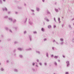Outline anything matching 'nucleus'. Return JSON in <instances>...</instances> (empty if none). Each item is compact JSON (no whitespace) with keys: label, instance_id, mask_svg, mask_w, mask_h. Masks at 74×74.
I'll return each instance as SVG.
<instances>
[{"label":"nucleus","instance_id":"nucleus-40","mask_svg":"<svg viewBox=\"0 0 74 74\" xmlns=\"http://www.w3.org/2000/svg\"><path fill=\"white\" fill-rule=\"evenodd\" d=\"M36 67L38 68V65L37 64H36Z\"/></svg>","mask_w":74,"mask_h":74},{"label":"nucleus","instance_id":"nucleus-57","mask_svg":"<svg viewBox=\"0 0 74 74\" xmlns=\"http://www.w3.org/2000/svg\"><path fill=\"white\" fill-rule=\"evenodd\" d=\"M56 41H55V40H53V42H56Z\"/></svg>","mask_w":74,"mask_h":74},{"label":"nucleus","instance_id":"nucleus-53","mask_svg":"<svg viewBox=\"0 0 74 74\" xmlns=\"http://www.w3.org/2000/svg\"><path fill=\"white\" fill-rule=\"evenodd\" d=\"M36 61L37 62H39V60L38 59H37Z\"/></svg>","mask_w":74,"mask_h":74},{"label":"nucleus","instance_id":"nucleus-46","mask_svg":"<svg viewBox=\"0 0 74 74\" xmlns=\"http://www.w3.org/2000/svg\"><path fill=\"white\" fill-rule=\"evenodd\" d=\"M56 27V26L55 25H53V28H55V27Z\"/></svg>","mask_w":74,"mask_h":74},{"label":"nucleus","instance_id":"nucleus-16","mask_svg":"<svg viewBox=\"0 0 74 74\" xmlns=\"http://www.w3.org/2000/svg\"><path fill=\"white\" fill-rule=\"evenodd\" d=\"M29 38L30 41H32V36L31 35H29Z\"/></svg>","mask_w":74,"mask_h":74},{"label":"nucleus","instance_id":"nucleus-14","mask_svg":"<svg viewBox=\"0 0 74 74\" xmlns=\"http://www.w3.org/2000/svg\"><path fill=\"white\" fill-rule=\"evenodd\" d=\"M58 57H59V56H55L54 57V58L55 59H58Z\"/></svg>","mask_w":74,"mask_h":74},{"label":"nucleus","instance_id":"nucleus-20","mask_svg":"<svg viewBox=\"0 0 74 74\" xmlns=\"http://www.w3.org/2000/svg\"><path fill=\"white\" fill-rule=\"evenodd\" d=\"M4 29L7 31H8V27H4Z\"/></svg>","mask_w":74,"mask_h":74},{"label":"nucleus","instance_id":"nucleus-32","mask_svg":"<svg viewBox=\"0 0 74 74\" xmlns=\"http://www.w3.org/2000/svg\"><path fill=\"white\" fill-rule=\"evenodd\" d=\"M31 11L32 12H34V10L33 9H31Z\"/></svg>","mask_w":74,"mask_h":74},{"label":"nucleus","instance_id":"nucleus-29","mask_svg":"<svg viewBox=\"0 0 74 74\" xmlns=\"http://www.w3.org/2000/svg\"><path fill=\"white\" fill-rule=\"evenodd\" d=\"M18 42L17 41H16L14 42V44H18Z\"/></svg>","mask_w":74,"mask_h":74},{"label":"nucleus","instance_id":"nucleus-19","mask_svg":"<svg viewBox=\"0 0 74 74\" xmlns=\"http://www.w3.org/2000/svg\"><path fill=\"white\" fill-rule=\"evenodd\" d=\"M19 57H20V58H23V55H22V54H20L19 55Z\"/></svg>","mask_w":74,"mask_h":74},{"label":"nucleus","instance_id":"nucleus-64","mask_svg":"<svg viewBox=\"0 0 74 74\" xmlns=\"http://www.w3.org/2000/svg\"><path fill=\"white\" fill-rule=\"evenodd\" d=\"M58 10H60V8H58Z\"/></svg>","mask_w":74,"mask_h":74},{"label":"nucleus","instance_id":"nucleus-52","mask_svg":"<svg viewBox=\"0 0 74 74\" xmlns=\"http://www.w3.org/2000/svg\"><path fill=\"white\" fill-rule=\"evenodd\" d=\"M8 14H11V12H8Z\"/></svg>","mask_w":74,"mask_h":74},{"label":"nucleus","instance_id":"nucleus-17","mask_svg":"<svg viewBox=\"0 0 74 74\" xmlns=\"http://www.w3.org/2000/svg\"><path fill=\"white\" fill-rule=\"evenodd\" d=\"M36 10H37V11H38V12H39V11H40V8L37 7L36 8Z\"/></svg>","mask_w":74,"mask_h":74},{"label":"nucleus","instance_id":"nucleus-61","mask_svg":"<svg viewBox=\"0 0 74 74\" xmlns=\"http://www.w3.org/2000/svg\"><path fill=\"white\" fill-rule=\"evenodd\" d=\"M63 58H65V56H62Z\"/></svg>","mask_w":74,"mask_h":74},{"label":"nucleus","instance_id":"nucleus-41","mask_svg":"<svg viewBox=\"0 0 74 74\" xmlns=\"http://www.w3.org/2000/svg\"><path fill=\"white\" fill-rule=\"evenodd\" d=\"M74 21V17L72 18L71 20V21Z\"/></svg>","mask_w":74,"mask_h":74},{"label":"nucleus","instance_id":"nucleus-13","mask_svg":"<svg viewBox=\"0 0 74 74\" xmlns=\"http://www.w3.org/2000/svg\"><path fill=\"white\" fill-rule=\"evenodd\" d=\"M14 72L17 73V72H18V70L17 69H14Z\"/></svg>","mask_w":74,"mask_h":74},{"label":"nucleus","instance_id":"nucleus-43","mask_svg":"<svg viewBox=\"0 0 74 74\" xmlns=\"http://www.w3.org/2000/svg\"><path fill=\"white\" fill-rule=\"evenodd\" d=\"M15 14H18V12H15Z\"/></svg>","mask_w":74,"mask_h":74},{"label":"nucleus","instance_id":"nucleus-6","mask_svg":"<svg viewBox=\"0 0 74 74\" xmlns=\"http://www.w3.org/2000/svg\"><path fill=\"white\" fill-rule=\"evenodd\" d=\"M54 64L55 66H58V63L56 61H54Z\"/></svg>","mask_w":74,"mask_h":74},{"label":"nucleus","instance_id":"nucleus-49","mask_svg":"<svg viewBox=\"0 0 74 74\" xmlns=\"http://www.w3.org/2000/svg\"><path fill=\"white\" fill-rule=\"evenodd\" d=\"M64 27V24H63L62 25V27Z\"/></svg>","mask_w":74,"mask_h":74},{"label":"nucleus","instance_id":"nucleus-9","mask_svg":"<svg viewBox=\"0 0 74 74\" xmlns=\"http://www.w3.org/2000/svg\"><path fill=\"white\" fill-rule=\"evenodd\" d=\"M45 20L47 22H49V20L48 18H47V17L45 18Z\"/></svg>","mask_w":74,"mask_h":74},{"label":"nucleus","instance_id":"nucleus-15","mask_svg":"<svg viewBox=\"0 0 74 74\" xmlns=\"http://www.w3.org/2000/svg\"><path fill=\"white\" fill-rule=\"evenodd\" d=\"M27 18H25V19H24V23H26V22H27Z\"/></svg>","mask_w":74,"mask_h":74},{"label":"nucleus","instance_id":"nucleus-30","mask_svg":"<svg viewBox=\"0 0 74 74\" xmlns=\"http://www.w3.org/2000/svg\"><path fill=\"white\" fill-rule=\"evenodd\" d=\"M35 62H33L32 63V65L33 66H34L35 65Z\"/></svg>","mask_w":74,"mask_h":74},{"label":"nucleus","instance_id":"nucleus-44","mask_svg":"<svg viewBox=\"0 0 74 74\" xmlns=\"http://www.w3.org/2000/svg\"><path fill=\"white\" fill-rule=\"evenodd\" d=\"M13 52H16V49H14L13 50Z\"/></svg>","mask_w":74,"mask_h":74},{"label":"nucleus","instance_id":"nucleus-28","mask_svg":"<svg viewBox=\"0 0 74 74\" xmlns=\"http://www.w3.org/2000/svg\"><path fill=\"white\" fill-rule=\"evenodd\" d=\"M39 64L40 66H42V63L40 62H39Z\"/></svg>","mask_w":74,"mask_h":74},{"label":"nucleus","instance_id":"nucleus-63","mask_svg":"<svg viewBox=\"0 0 74 74\" xmlns=\"http://www.w3.org/2000/svg\"><path fill=\"white\" fill-rule=\"evenodd\" d=\"M43 25H45V22H43Z\"/></svg>","mask_w":74,"mask_h":74},{"label":"nucleus","instance_id":"nucleus-56","mask_svg":"<svg viewBox=\"0 0 74 74\" xmlns=\"http://www.w3.org/2000/svg\"><path fill=\"white\" fill-rule=\"evenodd\" d=\"M3 2H5L6 1V0H3Z\"/></svg>","mask_w":74,"mask_h":74},{"label":"nucleus","instance_id":"nucleus-38","mask_svg":"<svg viewBox=\"0 0 74 74\" xmlns=\"http://www.w3.org/2000/svg\"><path fill=\"white\" fill-rule=\"evenodd\" d=\"M3 2H2V1L1 0H0V4H2Z\"/></svg>","mask_w":74,"mask_h":74},{"label":"nucleus","instance_id":"nucleus-42","mask_svg":"<svg viewBox=\"0 0 74 74\" xmlns=\"http://www.w3.org/2000/svg\"><path fill=\"white\" fill-rule=\"evenodd\" d=\"M65 74H69V73L68 72H66L65 73Z\"/></svg>","mask_w":74,"mask_h":74},{"label":"nucleus","instance_id":"nucleus-33","mask_svg":"<svg viewBox=\"0 0 74 74\" xmlns=\"http://www.w3.org/2000/svg\"><path fill=\"white\" fill-rule=\"evenodd\" d=\"M72 42H74V37L73 38L72 40Z\"/></svg>","mask_w":74,"mask_h":74},{"label":"nucleus","instance_id":"nucleus-5","mask_svg":"<svg viewBox=\"0 0 74 74\" xmlns=\"http://www.w3.org/2000/svg\"><path fill=\"white\" fill-rule=\"evenodd\" d=\"M0 70L1 71H4V68L3 67H2L0 69Z\"/></svg>","mask_w":74,"mask_h":74},{"label":"nucleus","instance_id":"nucleus-55","mask_svg":"<svg viewBox=\"0 0 74 74\" xmlns=\"http://www.w3.org/2000/svg\"><path fill=\"white\" fill-rule=\"evenodd\" d=\"M58 62H60V60H58Z\"/></svg>","mask_w":74,"mask_h":74},{"label":"nucleus","instance_id":"nucleus-58","mask_svg":"<svg viewBox=\"0 0 74 74\" xmlns=\"http://www.w3.org/2000/svg\"><path fill=\"white\" fill-rule=\"evenodd\" d=\"M24 5L25 6H26V3H24Z\"/></svg>","mask_w":74,"mask_h":74},{"label":"nucleus","instance_id":"nucleus-12","mask_svg":"<svg viewBox=\"0 0 74 74\" xmlns=\"http://www.w3.org/2000/svg\"><path fill=\"white\" fill-rule=\"evenodd\" d=\"M32 48H29L26 49V51H32Z\"/></svg>","mask_w":74,"mask_h":74},{"label":"nucleus","instance_id":"nucleus-4","mask_svg":"<svg viewBox=\"0 0 74 74\" xmlns=\"http://www.w3.org/2000/svg\"><path fill=\"white\" fill-rule=\"evenodd\" d=\"M3 11H7L8 10L6 7H5L4 8H3Z\"/></svg>","mask_w":74,"mask_h":74},{"label":"nucleus","instance_id":"nucleus-54","mask_svg":"<svg viewBox=\"0 0 74 74\" xmlns=\"http://www.w3.org/2000/svg\"><path fill=\"white\" fill-rule=\"evenodd\" d=\"M56 44H57V45H59V43L58 42H56Z\"/></svg>","mask_w":74,"mask_h":74},{"label":"nucleus","instance_id":"nucleus-60","mask_svg":"<svg viewBox=\"0 0 74 74\" xmlns=\"http://www.w3.org/2000/svg\"><path fill=\"white\" fill-rule=\"evenodd\" d=\"M58 21H60V18H58Z\"/></svg>","mask_w":74,"mask_h":74},{"label":"nucleus","instance_id":"nucleus-2","mask_svg":"<svg viewBox=\"0 0 74 74\" xmlns=\"http://www.w3.org/2000/svg\"><path fill=\"white\" fill-rule=\"evenodd\" d=\"M66 64L67 67H69V65H70V62L69 61H66Z\"/></svg>","mask_w":74,"mask_h":74},{"label":"nucleus","instance_id":"nucleus-1","mask_svg":"<svg viewBox=\"0 0 74 74\" xmlns=\"http://www.w3.org/2000/svg\"><path fill=\"white\" fill-rule=\"evenodd\" d=\"M60 44L61 45H63L64 44V39L63 38H60Z\"/></svg>","mask_w":74,"mask_h":74},{"label":"nucleus","instance_id":"nucleus-35","mask_svg":"<svg viewBox=\"0 0 74 74\" xmlns=\"http://www.w3.org/2000/svg\"><path fill=\"white\" fill-rule=\"evenodd\" d=\"M54 19V21L55 22H56V19L55 18V17H54L53 18Z\"/></svg>","mask_w":74,"mask_h":74},{"label":"nucleus","instance_id":"nucleus-48","mask_svg":"<svg viewBox=\"0 0 74 74\" xmlns=\"http://www.w3.org/2000/svg\"><path fill=\"white\" fill-rule=\"evenodd\" d=\"M6 62L7 63H9V60H6Z\"/></svg>","mask_w":74,"mask_h":74},{"label":"nucleus","instance_id":"nucleus-34","mask_svg":"<svg viewBox=\"0 0 74 74\" xmlns=\"http://www.w3.org/2000/svg\"><path fill=\"white\" fill-rule=\"evenodd\" d=\"M26 33H27V32L26 31H25L24 32V34H26Z\"/></svg>","mask_w":74,"mask_h":74},{"label":"nucleus","instance_id":"nucleus-22","mask_svg":"<svg viewBox=\"0 0 74 74\" xmlns=\"http://www.w3.org/2000/svg\"><path fill=\"white\" fill-rule=\"evenodd\" d=\"M18 49L19 51H22V48H18Z\"/></svg>","mask_w":74,"mask_h":74},{"label":"nucleus","instance_id":"nucleus-39","mask_svg":"<svg viewBox=\"0 0 74 74\" xmlns=\"http://www.w3.org/2000/svg\"><path fill=\"white\" fill-rule=\"evenodd\" d=\"M52 49L53 51H54L55 50V47H52Z\"/></svg>","mask_w":74,"mask_h":74},{"label":"nucleus","instance_id":"nucleus-26","mask_svg":"<svg viewBox=\"0 0 74 74\" xmlns=\"http://www.w3.org/2000/svg\"><path fill=\"white\" fill-rule=\"evenodd\" d=\"M33 34H37V31H35L33 32Z\"/></svg>","mask_w":74,"mask_h":74},{"label":"nucleus","instance_id":"nucleus-21","mask_svg":"<svg viewBox=\"0 0 74 74\" xmlns=\"http://www.w3.org/2000/svg\"><path fill=\"white\" fill-rule=\"evenodd\" d=\"M16 22V20L15 19H13V23H15Z\"/></svg>","mask_w":74,"mask_h":74},{"label":"nucleus","instance_id":"nucleus-62","mask_svg":"<svg viewBox=\"0 0 74 74\" xmlns=\"http://www.w3.org/2000/svg\"><path fill=\"white\" fill-rule=\"evenodd\" d=\"M16 53H14V56H16Z\"/></svg>","mask_w":74,"mask_h":74},{"label":"nucleus","instance_id":"nucleus-31","mask_svg":"<svg viewBox=\"0 0 74 74\" xmlns=\"http://www.w3.org/2000/svg\"><path fill=\"white\" fill-rule=\"evenodd\" d=\"M44 65L45 66H47V63L46 62L44 63Z\"/></svg>","mask_w":74,"mask_h":74},{"label":"nucleus","instance_id":"nucleus-25","mask_svg":"<svg viewBox=\"0 0 74 74\" xmlns=\"http://www.w3.org/2000/svg\"><path fill=\"white\" fill-rule=\"evenodd\" d=\"M8 16H5L4 17V18H5V19H8Z\"/></svg>","mask_w":74,"mask_h":74},{"label":"nucleus","instance_id":"nucleus-36","mask_svg":"<svg viewBox=\"0 0 74 74\" xmlns=\"http://www.w3.org/2000/svg\"><path fill=\"white\" fill-rule=\"evenodd\" d=\"M47 40V39L46 38H45L44 39V41H46Z\"/></svg>","mask_w":74,"mask_h":74},{"label":"nucleus","instance_id":"nucleus-23","mask_svg":"<svg viewBox=\"0 0 74 74\" xmlns=\"http://www.w3.org/2000/svg\"><path fill=\"white\" fill-rule=\"evenodd\" d=\"M47 14H51V13L48 10H47Z\"/></svg>","mask_w":74,"mask_h":74},{"label":"nucleus","instance_id":"nucleus-3","mask_svg":"<svg viewBox=\"0 0 74 74\" xmlns=\"http://www.w3.org/2000/svg\"><path fill=\"white\" fill-rule=\"evenodd\" d=\"M33 23L30 20V19H29V25H33Z\"/></svg>","mask_w":74,"mask_h":74},{"label":"nucleus","instance_id":"nucleus-51","mask_svg":"<svg viewBox=\"0 0 74 74\" xmlns=\"http://www.w3.org/2000/svg\"><path fill=\"white\" fill-rule=\"evenodd\" d=\"M32 15H34L35 14L34 13V12H33V13L32 14Z\"/></svg>","mask_w":74,"mask_h":74},{"label":"nucleus","instance_id":"nucleus-11","mask_svg":"<svg viewBox=\"0 0 74 74\" xmlns=\"http://www.w3.org/2000/svg\"><path fill=\"white\" fill-rule=\"evenodd\" d=\"M68 27L70 28V29H73V28L71 27V24H69Z\"/></svg>","mask_w":74,"mask_h":74},{"label":"nucleus","instance_id":"nucleus-7","mask_svg":"<svg viewBox=\"0 0 74 74\" xmlns=\"http://www.w3.org/2000/svg\"><path fill=\"white\" fill-rule=\"evenodd\" d=\"M41 30L42 32H45V29L43 27H42L41 28Z\"/></svg>","mask_w":74,"mask_h":74},{"label":"nucleus","instance_id":"nucleus-50","mask_svg":"<svg viewBox=\"0 0 74 74\" xmlns=\"http://www.w3.org/2000/svg\"><path fill=\"white\" fill-rule=\"evenodd\" d=\"M32 70L33 71H35V69H34V68H33L32 69Z\"/></svg>","mask_w":74,"mask_h":74},{"label":"nucleus","instance_id":"nucleus-45","mask_svg":"<svg viewBox=\"0 0 74 74\" xmlns=\"http://www.w3.org/2000/svg\"><path fill=\"white\" fill-rule=\"evenodd\" d=\"M15 29V30H16V29H18V27H15L14 28Z\"/></svg>","mask_w":74,"mask_h":74},{"label":"nucleus","instance_id":"nucleus-10","mask_svg":"<svg viewBox=\"0 0 74 74\" xmlns=\"http://www.w3.org/2000/svg\"><path fill=\"white\" fill-rule=\"evenodd\" d=\"M9 20L10 21H11V22H13V20H12V18H9Z\"/></svg>","mask_w":74,"mask_h":74},{"label":"nucleus","instance_id":"nucleus-8","mask_svg":"<svg viewBox=\"0 0 74 74\" xmlns=\"http://www.w3.org/2000/svg\"><path fill=\"white\" fill-rule=\"evenodd\" d=\"M36 53H38V55H40V51L38 50L36 51Z\"/></svg>","mask_w":74,"mask_h":74},{"label":"nucleus","instance_id":"nucleus-47","mask_svg":"<svg viewBox=\"0 0 74 74\" xmlns=\"http://www.w3.org/2000/svg\"><path fill=\"white\" fill-rule=\"evenodd\" d=\"M51 58H53V54L51 55Z\"/></svg>","mask_w":74,"mask_h":74},{"label":"nucleus","instance_id":"nucleus-24","mask_svg":"<svg viewBox=\"0 0 74 74\" xmlns=\"http://www.w3.org/2000/svg\"><path fill=\"white\" fill-rule=\"evenodd\" d=\"M46 56L47 58H49V54H48V53H46Z\"/></svg>","mask_w":74,"mask_h":74},{"label":"nucleus","instance_id":"nucleus-27","mask_svg":"<svg viewBox=\"0 0 74 74\" xmlns=\"http://www.w3.org/2000/svg\"><path fill=\"white\" fill-rule=\"evenodd\" d=\"M51 25H49L48 27V28L49 29H50V28H51Z\"/></svg>","mask_w":74,"mask_h":74},{"label":"nucleus","instance_id":"nucleus-37","mask_svg":"<svg viewBox=\"0 0 74 74\" xmlns=\"http://www.w3.org/2000/svg\"><path fill=\"white\" fill-rule=\"evenodd\" d=\"M9 32H10V33H12V30L11 29H10L9 30Z\"/></svg>","mask_w":74,"mask_h":74},{"label":"nucleus","instance_id":"nucleus-59","mask_svg":"<svg viewBox=\"0 0 74 74\" xmlns=\"http://www.w3.org/2000/svg\"><path fill=\"white\" fill-rule=\"evenodd\" d=\"M10 40H11V39H8V41H10Z\"/></svg>","mask_w":74,"mask_h":74},{"label":"nucleus","instance_id":"nucleus-18","mask_svg":"<svg viewBox=\"0 0 74 74\" xmlns=\"http://www.w3.org/2000/svg\"><path fill=\"white\" fill-rule=\"evenodd\" d=\"M55 10L56 12H59V10H58V9L55 8Z\"/></svg>","mask_w":74,"mask_h":74}]
</instances>
